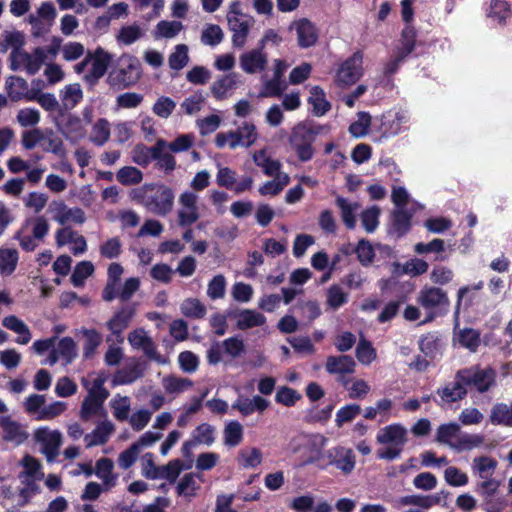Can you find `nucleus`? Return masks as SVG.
<instances>
[{"label":"nucleus","instance_id":"c85d7f7f","mask_svg":"<svg viewBox=\"0 0 512 512\" xmlns=\"http://www.w3.org/2000/svg\"><path fill=\"white\" fill-rule=\"evenodd\" d=\"M336 206L338 207L343 224L347 229H354L356 227V218L360 209V204L357 201H352L343 196H337L335 199Z\"/></svg>","mask_w":512,"mask_h":512},{"label":"nucleus","instance_id":"7ed1b4c3","mask_svg":"<svg viewBox=\"0 0 512 512\" xmlns=\"http://www.w3.org/2000/svg\"><path fill=\"white\" fill-rule=\"evenodd\" d=\"M416 302L426 312V319L423 323L447 314L450 306L447 292L440 287L431 285H425L420 289Z\"/></svg>","mask_w":512,"mask_h":512},{"label":"nucleus","instance_id":"4d7b16f0","mask_svg":"<svg viewBox=\"0 0 512 512\" xmlns=\"http://www.w3.org/2000/svg\"><path fill=\"white\" fill-rule=\"evenodd\" d=\"M193 382L188 378L166 376L162 380V386L168 394H180L191 388Z\"/></svg>","mask_w":512,"mask_h":512},{"label":"nucleus","instance_id":"13d9d810","mask_svg":"<svg viewBox=\"0 0 512 512\" xmlns=\"http://www.w3.org/2000/svg\"><path fill=\"white\" fill-rule=\"evenodd\" d=\"M110 138V123L105 118L98 119L92 126L90 141L96 146H103Z\"/></svg>","mask_w":512,"mask_h":512},{"label":"nucleus","instance_id":"39448f33","mask_svg":"<svg viewBox=\"0 0 512 512\" xmlns=\"http://www.w3.org/2000/svg\"><path fill=\"white\" fill-rule=\"evenodd\" d=\"M227 21L229 29L232 32V44L235 47H243L247 41L250 28L255 23L254 18L243 13L241 11L240 2L234 1L229 6Z\"/></svg>","mask_w":512,"mask_h":512},{"label":"nucleus","instance_id":"680f3d73","mask_svg":"<svg viewBox=\"0 0 512 512\" xmlns=\"http://www.w3.org/2000/svg\"><path fill=\"white\" fill-rule=\"evenodd\" d=\"M180 311L185 317L201 319L206 315L207 309L197 298H187L181 303Z\"/></svg>","mask_w":512,"mask_h":512},{"label":"nucleus","instance_id":"c03bdc74","mask_svg":"<svg viewBox=\"0 0 512 512\" xmlns=\"http://www.w3.org/2000/svg\"><path fill=\"white\" fill-rule=\"evenodd\" d=\"M498 462L489 456H480L473 459L472 470L480 479H490L497 468Z\"/></svg>","mask_w":512,"mask_h":512},{"label":"nucleus","instance_id":"9b49d317","mask_svg":"<svg viewBox=\"0 0 512 512\" xmlns=\"http://www.w3.org/2000/svg\"><path fill=\"white\" fill-rule=\"evenodd\" d=\"M410 114L402 108H393L381 115L379 130L385 137L396 136L409 128Z\"/></svg>","mask_w":512,"mask_h":512},{"label":"nucleus","instance_id":"c756f323","mask_svg":"<svg viewBox=\"0 0 512 512\" xmlns=\"http://www.w3.org/2000/svg\"><path fill=\"white\" fill-rule=\"evenodd\" d=\"M168 143L164 139H158L156 143L150 147L153 160L157 161L160 169L166 173L172 172L176 167V160L174 156L166 152Z\"/></svg>","mask_w":512,"mask_h":512},{"label":"nucleus","instance_id":"bb28decb","mask_svg":"<svg viewBox=\"0 0 512 512\" xmlns=\"http://www.w3.org/2000/svg\"><path fill=\"white\" fill-rule=\"evenodd\" d=\"M144 368L138 361H132L123 368L116 371L111 380L112 386L128 385L141 378Z\"/></svg>","mask_w":512,"mask_h":512},{"label":"nucleus","instance_id":"a211bd4d","mask_svg":"<svg viewBox=\"0 0 512 512\" xmlns=\"http://www.w3.org/2000/svg\"><path fill=\"white\" fill-rule=\"evenodd\" d=\"M329 464L335 466L342 473L350 474L356 465L355 454L352 449L337 446L328 451Z\"/></svg>","mask_w":512,"mask_h":512},{"label":"nucleus","instance_id":"4c0bfd02","mask_svg":"<svg viewBox=\"0 0 512 512\" xmlns=\"http://www.w3.org/2000/svg\"><path fill=\"white\" fill-rule=\"evenodd\" d=\"M201 476L197 473L185 474L177 483L176 492L179 496L193 498L200 489Z\"/></svg>","mask_w":512,"mask_h":512},{"label":"nucleus","instance_id":"bf43d9fd","mask_svg":"<svg viewBox=\"0 0 512 512\" xmlns=\"http://www.w3.org/2000/svg\"><path fill=\"white\" fill-rule=\"evenodd\" d=\"M484 442V437L480 434L459 433L455 443L452 444V449L461 452L472 450L481 446Z\"/></svg>","mask_w":512,"mask_h":512},{"label":"nucleus","instance_id":"6e6552de","mask_svg":"<svg viewBox=\"0 0 512 512\" xmlns=\"http://www.w3.org/2000/svg\"><path fill=\"white\" fill-rule=\"evenodd\" d=\"M33 437L47 462L55 463L60 455V448L63 443L62 433L57 429L41 426L35 429Z\"/></svg>","mask_w":512,"mask_h":512},{"label":"nucleus","instance_id":"423d86ee","mask_svg":"<svg viewBox=\"0 0 512 512\" xmlns=\"http://www.w3.org/2000/svg\"><path fill=\"white\" fill-rule=\"evenodd\" d=\"M318 133V130L306 123H299L292 129L289 143L299 160L307 162L312 159L314 155L312 144Z\"/></svg>","mask_w":512,"mask_h":512},{"label":"nucleus","instance_id":"4468645a","mask_svg":"<svg viewBox=\"0 0 512 512\" xmlns=\"http://www.w3.org/2000/svg\"><path fill=\"white\" fill-rule=\"evenodd\" d=\"M52 219L66 227V224L74 223L82 225L86 221L84 211L79 207H68L64 201H53L49 206Z\"/></svg>","mask_w":512,"mask_h":512},{"label":"nucleus","instance_id":"338daca9","mask_svg":"<svg viewBox=\"0 0 512 512\" xmlns=\"http://www.w3.org/2000/svg\"><path fill=\"white\" fill-rule=\"evenodd\" d=\"M487 16L492 21L502 24L510 16L509 4L502 0H492L487 10Z\"/></svg>","mask_w":512,"mask_h":512},{"label":"nucleus","instance_id":"a878e982","mask_svg":"<svg viewBox=\"0 0 512 512\" xmlns=\"http://www.w3.org/2000/svg\"><path fill=\"white\" fill-rule=\"evenodd\" d=\"M269 405L270 402L259 395H255L252 398L240 396L232 404V408L237 410L242 416H249L254 412H264Z\"/></svg>","mask_w":512,"mask_h":512},{"label":"nucleus","instance_id":"20e7f679","mask_svg":"<svg viewBox=\"0 0 512 512\" xmlns=\"http://www.w3.org/2000/svg\"><path fill=\"white\" fill-rule=\"evenodd\" d=\"M140 61L132 55L124 54L109 72L107 81L111 87L125 89L135 85L141 78Z\"/></svg>","mask_w":512,"mask_h":512},{"label":"nucleus","instance_id":"473e14b6","mask_svg":"<svg viewBox=\"0 0 512 512\" xmlns=\"http://www.w3.org/2000/svg\"><path fill=\"white\" fill-rule=\"evenodd\" d=\"M255 165L261 168L266 176H274L281 174L282 164L279 160L271 157L266 149L255 151L253 154Z\"/></svg>","mask_w":512,"mask_h":512},{"label":"nucleus","instance_id":"2f4dec72","mask_svg":"<svg viewBox=\"0 0 512 512\" xmlns=\"http://www.w3.org/2000/svg\"><path fill=\"white\" fill-rule=\"evenodd\" d=\"M414 211L395 209L391 215L389 233L397 238L404 236L411 228V218Z\"/></svg>","mask_w":512,"mask_h":512},{"label":"nucleus","instance_id":"ea45409f","mask_svg":"<svg viewBox=\"0 0 512 512\" xmlns=\"http://www.w3.org/2000/svg\"><path fill=\"white\" fill-rule=\"evenodd\" d=\"M308 103L312 106V113L315 116H323L331 109V104L320 86L310 88Z\"/></svg>","mask_w":512,"mask_h":512},{"label":"nucleus","instance_id":"0e129e2a","mask_svg":"<svg viewBox=\"0 0 512 512\" xmlns=\"http://www.w3.org/2000/svg\"><path fill=\"white\" fill-rule=\"evenodd\" d=\"M116 178L124 186L136 185L143 180V173L134 166H124L117 171Z\"/></svg>","mask_w":512,"mask_h":512},{"label":"nucleus","instance_id":"dca6fc26","mask_svg":"<svg viewBox=\"0 0 512 512\" xmlns=\"http://www.w3.org/2000/svg\"><path fill=\"white\" fill-rule=\"evenodd\" d=\"M128 342L134 349H141L147 357L157 363H167L166 358L157 352L152 338L143 328L131 331L128 335Z\"/></svg>","mask_w":512,"mask_h":512},{"label":"nucleus","instance_id":"58836bf2","mask_svg":"<svg viewBox=\"0 0 512 512\" xmlns=\"http://www.w3.org/2000/svg\"><path fill=\"white\" fill-rule=\"evenodd\" d=\"M355 369V362L351 356H330L326 361V370L330 374H350Z\"/></svg>","mask_w":512,"mask_h":512},{"label":"nucleus","instance_id":"412c9836","mask_svg":"<svg viewBox=\"0 0 512 512\" xmlns=\"http://www.w3.org/2000/svg\"><path fill=\"white\" fill-rule=\"evenodd\" d=\"M239 84V75L237 73L231 72L216 79L212 83L210 91L216 100L222 101L230 98L234 94V91L237 89Z\"/></svg>","mask_w":512,"mask_h":512},{"label":"nucleus","instance_id":"1a4fd4ad","mask_svg":"<svg viewBox=\"0 0 512 512\" xmlns=\"http://www.w3.org/2000/svg\"><path fill=\"white\" fill-rule=\"evenodd\" d=\"M363 73V54L361 51H356L339 64L334 81L338 87L348 88L357 83Z\"/></svg>","mask_w":512,"mask_h":512},{"label":"nucleus","instance_id":"603ef678","mask_svg":"<svg viewBox=\"0 0 512 512\" xmlns=\"http://www.w3.org/2000/svg\"><path fill=\"white\" fill-rule=\"evenodd\" d=\"M440 502V498L438 496L431 495H407L401 497L398 500L399 505L401 506H417L423 509H429L434 505H437Z\"/></svg>","mask_w":512,"mask_h":512},{"label":"nucleus","instance_id":"cd10ccee","mask_svg":"<svg viewBox=\"0 0 512 512\" xmlns=\"http://www.w3.org/2000/svg\"><path fill=\"white\" fill-rule=\"evenodd\" d=\"M2 326L12 332H14L17 337L15 342L19 345H26L32 339V333L29 326L20 318L15 315H9L2 319Z\"/></svg>","mask_w":512,"mask_h":512},{"label":"nucleus","instance_id":"6ab92c4d","mask_svg":"<svg viewBox=\"0 0 512 512\" xmlns=\"http://www.w3.org/2000/svg\"><path fill=\"white\" fill-rule=\"evenodd\" d=\"M227 314L230 318L235 319L236 327L239 330L260 327L266 323V317L254 309L228 310Z\"/></svg>","mask_w":512,"mask_h":512},{"label":"nucleus","instance_id":"8fccbe9b","mask_svg":"<svg viewBox=\"0 0 512 512\" xmlns=\"http://www.w3.org/2000/svg\"><path fill=\"white\" fill-rule=\"evenodd\" d=\"M455 339L460 346L468 349L472 353L477 351L481 343L479 331L472 328L459 330V332L455 334Z\"/></svg>","mask_w":512,"mask_h":512},{"label":"nucleus","instance_id":"aec40b11","mask_svg":"<svg viewBox=\"0 0 512 512\" xmlns=\"http://www.w3.org/2000/svg\"><path fill=\"white\" fill-rule=\"evenodd\" d=\"M290 29L295 31L298 45L301 48H309L318 40V30L315 24L306 18L295 20Z\"/></svg>","mask_w":512,"mask_h":512},{"label":"nucleus","instance_id":"79ce46f5","mask_svg":"<svg viewBox=\"0 0 512 512\" xmlns=\"http://www.w3.org/2000/svg\"><path fill=\"white\" fill-rule=\"evenodd\" d=\"M273 179L263 183L258 192L261 196H276L290 183V176L287 173H281L272 176Z\"/></svg>","mask_w":512,"mask_h":512},{"label":"nucleus","instance_id":"f3484780","mask_svg":"<svg viewBox=\"0 0 512 512\" xmlns=\"http://www.w3.org/2000/svg\"><path fill=\"white\" fill-rule=\"evenodd\" d=\"M55 243L58 247L70 245V252L74 256L82 255L87 251V241L85 237L69 226L56 231Z\"/></svg>","mask_w":512,"mask_h":512},{"label":"nucleus","instance_id":"3c124183","mask_svg":"<svg viewBox=\"0 0 512 512\" xmlns=\"http://www.w3.org/2000/svg\"><path fill=\"white\" fill-rule=\"evenodd\" d=\"M263 460L262 452L256 447L243 448L239 451L237 462L245 469L258 467Z\"/></svg>","mask_w":512,"mask_h":512},{"label":"nucleus","instance_id":"ddd939ff","mask_svg":"<svg viewBox=\"0 0 512 512\" xmlns=\"http://www.w3.org/2000/svg\"><path fill=\"white\" fill-rule=\"evenodd\" d=\"M42 50L35 48L31 53L22 51L11 52L10 68L13 71H25L29 75H35L45 63L42 58Z\"/></svg>","mask_w":512,"mask_h":512},{"label":"nucleus","instance_id":"a18cd8bd","mask_svg":"<svg viewBox=\"0 0 512 512\" xmlns=\"http://www.w3.org/2000/svg\"><path fill=\"white\" fill-rule=\"evenodd\" d=\"M25 43L24 34L17 30H6L2 34V41L0 42V53H5L9 49L11 52L22 51V46Z\"/></svg>","mask_w":512,"mask_h":512},{"label":"nucleus","instance_id":"09e8293b","mask_svg":"<svg viewBox=\"0 0 512 512\" xmlns=\"http://www.w3.org/2000/svg\"><path fill=\"white\" fill-rule=\"evenodd\" d=\"M262 86L259 92L260 97H279L286 90L287 85L283 79L272 77L267 78L266 75L261 77Z\"/></svg>","mask_w":512,"mask_h":512},{"label":"nucleus","instance_id":"7c9ffc66","mask_svg":"<svg viewBox=\"0 0 512 512\" xmlns=\"http://www.w3.org/2000/svg\"><path fill=\"white\" fill-rule=\"evenodd\" d=\"M135 315V309L131 306L123 307L106 323L107 328L117 338L123 340L122 333L128 327Z\"/></svg>","mask_w":512,"mask_h":512},{"label":"nucleus","instance_id":"e433bc0d","mask_svg":"<svg viewBox=\"0 0 512 512\" xmlns=\"http://www.w3.org/2000/svg\"><path fill=\"white\" fill-rule=\"evenodd\" d=\"M23 471L19 474L20 481H40L44 473L40 462L33 456L25 455L21 461Z\"/></svg>","mask_w":512,"mask_h":512},{"label":"nucleus","instance_id":"f03ea898","mask_svg":"<svg viewBox=\"0 0 512 512\" xmlns=\"http://www.w3.org/2000/svg\"><path fill=\"white\" fill-rule=\"evenodd\" d=\"M379 444L387 445L386 448L377 452L379 459H397L407 442V429L400 423H393L381 428L376 436Z\"/></svg>","mask_w":512,"mask_h":512},{"label":"nucleus","instance_id":"e2e57ef3","mask_svg":"<svg viewBox=\"0 0 512 512\" xmlns=\"http://www.w3.org/2000/svg\"><path fill=\"white\" fill-rule=\"evenodd\" d=\"M191 438L197 445L209 447L215 441V428L208 423H202L192 431Z\"/></svg>","mask_w":512,"mask_h":512},{"label":"nucleus","instance_id":"72a5a7b5","mask_svg":"<svg viewBox=\"0 0 512 512\" xmlns=\"http://www.w3.org/2000/svg\"><path fill=\"white\" fill-rule=\"evenodd\" d=\"M114 464L109 458H100L96 461L93 473L103 482L106 490L113 488L118 479V475L113 473Z\"/></svg>","mask_w":512,"mask_h":512},{"label":"nucleus","instance_id":"f257e3e1","mask_svg":"<svg viewBox=\"0 0 512 512\" xmlns=\"http://www.w3.org/2000/svg\"><path fill=\"white\" fill-rule=\"evenodd\" d=\"M131 198L142 204L149 212L168 215L174 205V191L164 184H145L131 192Z\"/></svg>","mask_w":512,"mask_h":512},{"label":"nucleus","instance_id":"9d476101","mask_svg":"<svg viewBox=\"0 0 512 512\" xmlns=\"http://www.w3.org/2000/svg\"><path fill=\"white\" fill-rule=\"evenodd\" d=\"M177 223L180 227H191L201 214L199 208V195L191 190H184L178 196Z\"/></svg>","mask_w":512,"mask_h":512},{"label":"nucleus","instance_id":"774afa93","mask_svg":"<svg viewBox=\"0 0 512 512\" xmlns=\"http://www.w3.org/2000/svg\"><path fill=\"white\" fill-rule=\"evenodd\" d=\"M23 226L26 227L34 236V239H37L39 242H41L49 232L48 221L43 216L26 220Z\"/></svg>","mask_w":512,"mask_h":512},{"label":"nucleus","instance_id":"5701e85b","mask_svg":"<svg viewBox=\"0 0 512 512\" xmlns=\"http://www.w3.org/2000/svg\"><path fill=\"white\" fill-rule=\"evenodd\" d=\"M88 57L90 58L91 68L89 74L86 75V79L96 81L105 75L113 57L101 47H98L93 54L89 53Z\"/></svg>","mask_w":512,"mask_h":512},{"label":"nucleus","instance_id":"37998d69","mask_svg":"<svg viewBox=\"0 0 512 512\" xmlns=\"http://www.w3.org/2000/svg\"><path fill=\"white\" fill-rule=\"evenodd\" d=\"M79 333L84 337L83 357L92 358L102 343V335L95 329L81 328Z\"/></svg>","mask_w":512,"mask_h":512},{"label":"nucleus","instance_id":"69168bd1","mask_svg":"<svg viewBox=\"0 0 512 512\" xmlns=\"http://www.w3.org/2000/svg\"><path fill=\"white\" fill-rule=\"evenodd\" d=\"M371 126V115L368 112H358L357 119L349 126L350 134L355 138H362L369 132Z\"/></svg>","mask_w":512,"mask_h":512},{"label":"nucleus","instance_id":"393cba45","mask_svg":"<svg viewBox=\"0 0 512 512\" xmlns=\"http://www.w3.org/2000/svg\"><path fill=\"white\" fill-rule=\"evenodd\" d=\"M439 400L435 399V402L445 407L454 402L462 400L467 395V389L463 382L455 377V381L448 383L444 387L437 389L436 391Z\"/></svg>","mask_w":512,"mask_h":512},{"label":"nucleus","instance_id":"5fc2aeb1","mask_svg":"<svg viewBox=\"0 0 512 512\" xmlns=\"http://www.w3.org/2000/svg\"><path fill=\"white\" fill-rule=\"evenodd\" d=\"M55 350L66 365L72 363L78 355L76 342L71 337H63L55 345Z\"/></svg>","mask_w":512,"mask_h":512},{"label":"nucleus","instance_id":"b1692460","mask_svg":"<svg viewBox=\"0 0 512 512\" xmlns=\"http://www.w3.org/2000/svg\"><path fill=\"white\" fill-rule=\"evenodd\" d=\"M114 432L115 425L111 420L104 419L98 422L95 428L84 436L86 448L106 444Z\"/></svg>","mask_w":512,"mask_h":512},{"label":"nucleus","instance_id":"2eb2a0df","mask_svg":"<svg viewBox=\"0 0 512 512\" xmlns=\"http://www.w3.org/2000/svg\"><path fill=\"white\" fill-rule=\"evenodd\" d=\"M0 428L2 440L15 446H20L29 438L26 426L14 420L11 415L0 417Z\"/></svg>","mask_w":512,"mask_h":512},{"label":"nucleus","instance_id":"49530a36","mask_svg":"<svg viewBox=\"0 0 512 512\" xmlns=\"http://www.w3.org/2000/svg\"><path fill=\"white\" fill-rule=\"evenodd\" d=\"M19 261V253L13 248L0 249V275L3 277L10 276L17 267Z\"/></svg>","mask_w":512,"mask_h":512},{"label":"nucleus","instance_id":"f704fd0d","mask_svg":"<svg viewBox=\"0 0 512 512\" xmlns=\"http://www.w3.org/2000/svg\"><path fill=\"white\" fill-rule=\"evenodd\" d=\"M444 343L442 339L435 333H428L421 337L419 348L421 352L431 360L442 355Z\"/></svg>","mask_w":512,"mask_h":512},{"label":"nucleus","instance_id":"6e6d98bb","mask_svg":"<svg viewBox=\"0 0 512 512\" xmlns=\"http://www.w3.org/2000/svg\"><path fill=\"white\" fill-rule=\"evenodd\" d=\"M461 429L459 424L455 422L442 424L437 428L436 440L439 443L446 444L452 448V444L458 438Z\"/></svg>","mask_w":512,"mask_h":512},{"label":"nucleus","instance_id":"0eeeda50","mask_svg":"<svg viewBox=\"0 0 512 512\" xmlns=\"http://www.w3.org/2000/svg\"><path fill=\"white\" fill-rule=\"evenodd\" d=\"M456 378L463 382L465 388L470 387L479 393H485L495 385L496 372L491 367L481 368L479 365H473L458 370Z\"/></svg>","mask_w":512,"mask_h":512},{"label":"nucleus","instance_id":"c9c22d12","mask_svg":"<svg viewBox=\"0 0 512 512\" xmlns=\"http://www.w3.org/2000/svg\"><path fill=\"white\" fill-rule=\"evenodd\" d=\"M59 98L66 110H72L83 100V90L79 83L65 85L59 91Z\"/></svg>","mask_w":512,"mask_h":512},{"label":"nucleus","instance_id":"de8ad7c7","mask_svg":"<svg viewBox=\"0 0 512 512\" xmlns=\"http://www.w3.org/2000/svg\"><path fill=\"white\" fill-rule=\"evenodd\" d=\"M243 426L237 420H231L226 423L223 430V442L227 447H236L243 440Z\"/></svg>","mask_w":512,"mask_h":512},{"label":"nucleus","instance_id":"052dcab7","mask_svg":"<svg viewBox=\"0 0 512 512\" xmlns=\"http://www.w3.org/2000/svg\"><path fill=\"white\" fill-rule=\"evenodd\" d=\"M490 422L493 425L512 427V410L504 403H497L491 409Z\"/></svg>","mask_w":512,"mask_h":512},{"label":"nucleus","instance_id":"864d4df0","mask_svg":"<svg viewBox=\"0 0 512 512\" xmlns=\"http://www.w3.org/2000/svg\"><path fill=\"white\" fill-rule=\"evenodd\" d=\"M104 402V400L87 395L81 405L80 418L83 421H89L93 417L101 414Z\"/></svg>","mask_w":512,"mask_h":512},{"label":"nucleus","instance_id":"4be33fe9","mask_svg":"<svg viewBox=\"0 0 512 512\" xmlns=\"http://www.w3.org/2000/svg\"><path fill=\"white\" fill-rule=\"evenodd\" d=\"M241 69L248 74H255L265 70L268 59L262 47L243 53L239 58Z\"/></svg>","mask_w":512,"mask_h":512},{"label":"nucleus","instance_id":"f8f14e48","mask_svg":"<svg viewBox=\"0 0 512 512\" xmlns=\"http://www.w3.org/2000/svg\"><path fill=\"white\" fill-rule=\"evenodd\" d=\"M57 130L70 142L77 143L85 138L87 129L82 119L72 113H62L54 121Z\"/></svg>","mask_w":512,"mask_h":512},{"label":"nucleus","instance_id":"a19ab883","mask_svg":"<svg viewBox=\"0 0 512 512\" xmlns=\"http://www.w3.org/2000/svg\"><path fill=\"white\" fill-rule=\"evenodd\" d=\"M113 417L119 422H126L131 412L132 401L128 396L115 394L109 402Z\"/></svg>","mask_w":512,"mask_h":512}]
</instances>
